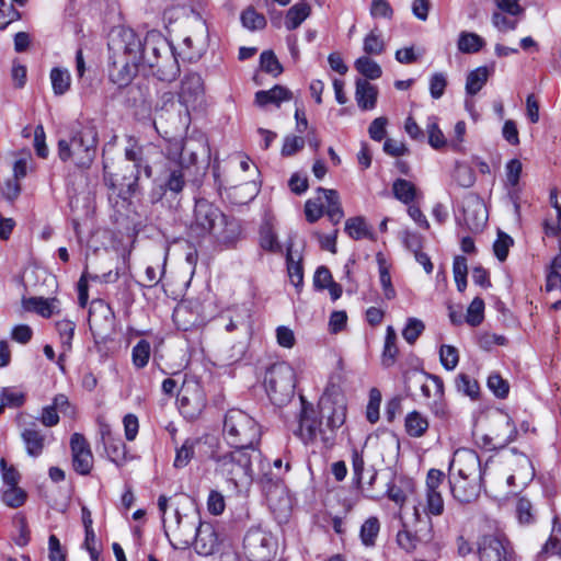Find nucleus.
<instances>
[{
  "label": "nucleus",
  "mask_w": 561,
  "mask_h": 561,
  "mask_svg": "<svg viewBox=\"0 0 561 561\" xmlns=\"http://www.w3.org/2000/svg\"><path fill=\"white\" fill-rule=\"evenodd\" d=\"M341 380V375L331 377L319 400V419L316 416L312 405L307 403L301 397L302 409L295 434L306 445L320 443L325 448L333 446L336 430L346 420V400L337 385Z\"/></svg>",
  "instance_id": "f257e3e1"
},
{
  "label": "nucleus",
  "mask_w": 561,
  "mask_h": 561,
  "mask_svg": "<svg viewBox=\"0 0 561 561\" xmlns=\"http://www.w3.org/2000/svg\"><path fill=\"white\" fill-rule=\"evenodd\" d=\"M108 44L111 56L110 79L119 88L128 85L142 65V43L134 31L119 28L113 32Z\"/></svg>",
  "instance_id": "f03ea898"
},
{
  "label": "nucleus",
  "mask_w": 561,
  "mask_h": 561,
  "mask_svg": "<svg viewBox=\"0 0 561 561\" xmlns=\"http://www.w3.org/2000/svg\"><path fill=\"white\" fill-rule=\"evenodd\" d=\"M239 233V225L229 220L216 205L205 198L196 199L187 227L190 238L198 240L209 236L218 243L231 244Z\"/></svg>",
  "instance_id": "7ed1b4c3"
},
{
  "label": "nucleus",
  "mask_w": 561,
  "mask_h": 561,
  "mask_svg": "<svg viewBox=\"0 0 561 561\" xmlns=\"http://www.w3.org/2000/svg\"><path fill=\"white\" fill-rule=\"evenodd\" d=\"M204 84L202 77L198 73H187L181 81V89L179 92L180 105L173 100L172 94H164L163 106L156 111L153 125L158 133H161L163 121H172V125L175 129L187 126L188 123V111L190 107H194L195 104L203 98Z\"/></svg>",
  "instance_id": "20e7f679"
},
{
  "label": "nucleus",
  "mask_w": 561,
  "mask_h": 561,
  "mask_svg": "<svg viewBox=\"0 0 561 561\" xmlns=\"http://www.w3.org/2000/svg\"><path fill=\"white\" fill-rule=\"evenodd\" d=\"M98 130L92 122L72 126L69 137L58 141V156L62 161H72L80 170H88L96 154Z\"/></svg>",
  "instance_id": "39448f33"
},
{
  "label": "nucleus",
  "mask_w": 561,
  "mask_h": 561,
  "mask_svg": "<svg viewBox=\"0 0 561 561\" xmlns=\"http://www.w3.org/2000/svg\"><path fill=\"white\" fill-rule=\"evenodd\" d=\"M144 70L160 81L171 82L180 73V66L173 47L161 35L151 33L145 37L142 43Z\"/></svg>",
  "instance_id": "423d86ee"
},
{
  "label": "nucleus",
  "mask_w": 561,
  "mask_h": 561,
  "mask_svg": "<svg viewBox=\"0 0 561 561\" xmlns=\"http://www.w3.org/2000/svg\"><path fill=\"white\" fill-rule=\"evenodd\" d=\"M260 456V451L232 448L231 450L213 451L210 459L215 463V472L238 489L252 482V462Z\"/></svg>",
  "instance_id": "0eeeda50"
},
{
  "label": "nucleus",
  "mask_w": 561,
  "mask_h": 561,
  "mask_svg": "<svg viewBox=\"0 0 561 561\" xmlns=\"http://www.w3.org/2000/svg\"><path fill=\"white\" fill-rule=\"evenodd\" d=\"M445 479L443 471L431 469L426 476L425 502L423 511L425 518L422 516L420 507L414 506L413 516L415 520V535L419 540L430 542L434 538L433 522L431 516H440L445 510V503L439 490Z\"/></svg>",
  "instance_id": "6e6552de"
},
{
  "label": "nucleus",
  "mask_w": 561,
  "mask_h": 561,
  "mask_svg": "<svg viewBox=\"0 0 561 561\" xmlns=\"http://www.w3.org/2000/svg\"><path fill=\"white\" fill-rule=\"evenodd\" d=\"M261 435L260 424L250 414L240 409L227 411L224 419L222 436L231 448L260 451Z\"/></svg>",
  "instance_id": "1a4fd4ad"
},
{
  "label": "nucleus",
  "mask_w": 561,
  "mask_h": 561,
  "mask_svg": "<svg viewBox=\"0 0 561 561\" xmlns=\"http://www.w3.org/2000/svg\"><path fill=\"white\" fill-rule=\"evenodd\" d=\"M172 530L175 538L183 545H190L194 542L195 550L198 554L210 556L219 547L220 540L215 526L207 522L190 520L188 516H185L184 523L179 511H175V526H168Z\"/></svg>",
  "instance_id": "9d476101"
},
{
  "label": "nucleus",
  "mask_w": 561,
  "mask_h": 561,
  "mask_svg": "<svg viewBox=\"0 0 561 561\" xmlns=\"http://www.w3.org/2000/svg\"><path fill=\"white\" fill-rule=\"evenodd\" d=\"M404 387L408 393L420 388L426 399L433 398L431 409L439 417L447 415V408L444 402V382L440 377L424 371L408 370L403 375Z\"/></svg>",
  "instance_id": "9b49d317"
},
{
  "label": "nucleus",
  "mask_w": 561,
  "mask_h": 561,
  "mask_svg": "<svg viewBox=\"0 0 561 561\" xmlns=\"http://www.w3.org/2000/svg\"><path fill=\"white\" fill-rule=\"evenodd\" d=\"M264 386L274 404L286 403L293 397L296 386L294 368L285 362L272 365L265 373Z\"/></svg>",
  "instance_id": "f8f14e48"
},
{
  "label": "nucleus",
  "mask_w": 561,
  "mask_h": 561,
  "mask_svg": "<svg viewBox=\"0 0 561 561\" xmlns=\"http://www.w3.org/2000/svg\"><path fill=\"white\" fill-rule=\"evenodd\" d=\"M276 547L273 535L260 526L250 527L243 538V551L249 561H270Z\"/></svg>",
  "instance_id": "ddd939ff"
},
{
  "label": "nucleus",
  "mask_w": 561,
  "mask_h": 561,
  "mask_svg": "<svg viewBox=\"0 0 561 561\" xmlns=\"http://www.w3.org/2000/svg\"><path fill=\"white\" fill-rule=\"evenodd\" d=\"M478 554L481 561H515L513 548L502 535L481 536L478 540Z\"/></svg>",
  "instance_id": "4468645a"
},
{
  "label": "nucleus",
  "mask_w": 561,
  "mask_h": 561,
  "mask_svg": "<svg viewBox=\"0 0 561 561\" xmlns=\"http://www.w3.org/2000/svg\"><path fill=\"white\" fill-rule=\"evenodd\" d=\"M494 3L496 11L491 18L493 26L501 33L514 31L525 13L519 0H494Z\"/></svg>",
  "instance_id": "2eb2a0df"
},
{
  "label": "nucleus",
  "mask_w": 561,
  "mask_h": 561,
  "mask_svg": "<svg viewBox=\"0 0 561 561\" xmlns=\"http://www.w3.org/2000/svg\"><path fill=\"white\" fill-rule=\"evenodd\" d=\"M449 474L482 481L483 470L478 454L467 448L457 449L449 465Z\"/></svg>",
  "instance_id": "dca6fc26"
},
{
  "label": "nucleus",
  "mask_w": 561,
  "mask_h": 561,
  "mask_svg": "<svg viewBox=\"0 0 561 561\" xmlns=\"http://www.w3.org/2000/svg\"><path fill=\"white\" fill-rule=\"evenodd\" d=\"M181 412L188 419L196 417L206 405V397L199 382L184 381L179 398Z\"/></svg>",
  "instance_id": "f3484780"
},
{
  "label": "nucleus",
  "mask_w": 561,
  "mask_h": 561,
  "mask_svg": "<svg viewBox=\"0 0 561 561\" xmlns=\"http://www.w3.org/2000/svg\"><path fill=\"white\" fill-rule=\"evenodd\" d=\"M70 448L76 472L82 476L89 474L93 467V455L88 440L82 434L75 433L70 439Z\"/></svg>",
  "instance_id": "a211bd4d"
},
{
  "label": "nucleus",
  "mask_w": 561,
  "mask_h": 561,
  "mask_svg": "<svg viewBox=\"0 0 561 561\" xmlns=\"http://www.w3.org/2000/svg\"><path fill=\"white\" fill-rule=\"evenodd\" d=\"M450 492L460 503H471L478 499L482 490V481L449 474Z\"/></svg>",
  "instance_id": "6ab92c4d"
},
{
  "label": "nucleus",
  "mask_w": 561,
  "mask_h": 561,
  "mask_svg": "<svg viewBox=\"0 0 561 561\" xmlns=\"http://www.w3.org/2000/svg\"><path fill=\"white\" fill-rule=\"evenodd\" d=\"M114 313L111 307L102 299H95L91 302L89 309L90 329L102 334L106 329H112Z\"/></svg>",
  "instance_id": "aec40b11"
},
{
  "label": "nucleus",
  "mask_w": 561,
  "mask_h": 561,
  "mask_svg": "<svg viewBox=\"0 0 561 561\" xmlns=\"http://www.w3.org/2000/svg\"><path fill=\"white\" fill-rule=\"evenodd\" d=\"M173 152H172V161L173 164L168 167V176L165 180V186L169 191L173 193H180L182 192L185 181H184V173L183 168L181 164L175 163V161L181 158L182 154V141H175L173 145Z\"/></svg>",
  "instance_id": "412c9836"
},
{
  "label": "nucleus",
  "mask_w": 561,
  "mask_h": 561,
  "mask_svg": "<svg viewBox=\"0 0 561 561\" xmlns=\"http://www.w3.org/2000/svg\"><path fill=\"white\" fill-rule=\"evenodd\" d=\"M259 247L268 253H283L276 228L271 219H264L259 228Z\"/></svg>",
  "instance_id": "4be33fe9"
},
{
  "label": "nucleus",
  "mask_w": 561,
  "mask_h": 561,
  "mask_svg": "<svg viewBox=\"0 0 561 561\" xmlns=\"http://www.w3.org/2000/svg\"><path fill=\"white\" fill-rule=\"evenodd\" d=\"M486 220V209L483 203L478 199L468 205L463 210V221L471 231H481L485 226Z\"/></svg>",
  "instance_id": "5701e85b"
},
{
  "label": "nucleus",
  "mask_w": 561,
  "mask_h": 561,
  "mask_svg": "<svg viewBox=\"0 0 561 561\" xmlns=\"http://www.w3.org/2000/svg\"><path fill=\"white\" fill-rule=\"evenodd\" d=\"M378 89L367 80L358 79L356 81L355 100L363 111L374 110L377 104Z\"/></svg>",
  "instance_id": "b1692460"
},
{
  "label": "nucleus",
  "mask_w": 561,
  "mask_h": 561,
  "mask_svg": "<svg viewBox=\"0 0 561 561\" xmlns=\"http://www.w3.org/2000/svg\"><path fill=\"white\" fill-rule=\"evenodd\" d=\"M125 157L128 161L135 163L136 169L133 182L127 184L129 188L136 184L140 168H144L145 174L148 178L151 176V167L148 165L147 161L144 159V148L133 138L128 139V146L125 148Z\"/></svg>",
  "instance_id": "393cba45"
},
{
  "label": "nucleus",
  "mask_w": 561,
  "mask_h": 561,
  "mask_svg": "<svg viewBox=\"0 0 561 561\" xmlns=\"http://www.w3.org/2000/svg\"><path fill=\"white\" fill-rule=\"evenodd\" d=\"M102 442L110 459L119 465L126 458V446L119 438H114L111 428L105 425L101 430Z\"/></svg>",
  "instance_id": "a878e982"
},
{
  "label": "nucleus",
  "mask_w": 561,
  "mask_h": 561,
  "mask_svg": "<svg viewBox=\"0 0 561 561\" xmlns=\"http://www.w3.org/2000/svg\"><path fill=\"white\" fill-rule=\"evenodd\" d=\"M293 99V93L286 87L274 85L270 90H260L255 93V104L263 107L267 104L279 106L282 102Z\"/></svg>",
  "instance_id": "bb28decb"
},
{
  "label": "nucleus",
  "mask_w": 561,
  "mask_h": 561,
  "mask_svg": "<svg viewBox=\"0 0 561 561\" xmlns=\"http://www.w3.org/2000/svg\"><path fill=\"white\" fill-rule=\"evenodd\" d=\"M56 329L58 331L62 352L58 357V365L64 370L62 362L66 357V353L71 350V341L75 334L76 324L70 320H61L56 323Z\"/></svg>",
  "instance_id": "cd10ccee"
},
{
  "label": "nucleus",
  "mask_w": 561,
  "mask_h": 561,
  "mask_svg": "<svg viewBox=\"0 0 561 561\" xmlns=\"http://www.w3.org/2000/svg\"><path fill=\"white\" fill-rule=\"evenodd\" d=\"M22 439L26 448V453L31 457H38L45 446V435L39 431L28 427L25 428L22 434Z\"/></svg>",
  "instance_id": "c85d7f7f"
},
{
  "label": "nucleus",
  "mask_w": 561,
  "mask_h": 561,
  "mask_svg": "<svg viewBox=\"0 0 561 561\" xmlns=\"http://www.w3.org/2000/svg\"><path fill=\"white\" fill-rule=\"evenodd\" d=\"M399 350L397 346V333L394 329L389 325L386 330L385 345L381 354V365L389 368L394 365Z\"/></svg>",
  "instance_id": "c756f323"
},
{
  "label": "nucleus",
  "mask_w": 561,
  "mask_h": 561,
  "mask_svg": "<svg viewBox=\"0 0 561 561\" xmlns=\"http://www.w3.org/2000/svg\"><path fill=\"white\" fill-rule=\"evenodd\" d=\"M167 260H168V250H164L160 252L156 257L153 259L154 264H150L146 268V280L148 282V286L152 287L156 286L161 277L165 273V266H167Z\"/></svg>",
  "instance_id": "7c9ffc66"
},
{
  "label": "nucleus",
  "mask_w": 561,
  "mask_h": 561,
  "mask_svg": "<svg viewBox=\"0 0 561 561\" xmlns=\"http://www.w3.org/2000/svg\"><path fill=\"white\" fill-rule=\"evenodd\" d=\"M311 8L305 2L294 4L286 14L285 26L287 30H296L310 15Z\"/></svg>",
  "instance_id": "2f4dec72"
},
{
  "label": "nucleus",
  "mask_w": 561,
  "mask_h": 561,
  "mask_svg": "<svg viewBox=\"0 0 561 561\" xmlns=\"http://www.w3.org/2000/svg\"><path fill=\"white\" fill-rule=\"evenodd\" d=\"M393 196L403 204L410 205L416 198L415 185L404 179H397L392 184Z\"/></svg>",
  "instance_id": "473e14b6"
},
{
  "label": "nucleus",
  "mask_w": 561,
  "mask_h": 561,
  "mask_svg": "<svg viewBox=\"0 0 561 561\" xmlns=\"http://www.w3.org/2000/svg\"><path fill=\"white\" fill-rule=\"evenodd\" d=\"M405 430L411 437H421L428 428L426 416L417 411H412L405 416Z\"/></svg>",
  "instance_id": "72a5a7b5"
},
{
  "label": "nucleus",
  "mask_w": 561,
  "mask_h": 561,
  "mask_svg": "<svg viewBox=\"0 0 561 561\" xmlns=\"http://www.w3.org/2000/svg\"><path fill=\"white\" fill-rule=\"evenodd\" d=\"M547 553L557 554L561 558V523L559 522L558 516H554L553 518L551 535L543 545L541 551L538 553V558H541Z\"/></svg>",
  "instance_id": "f704fd0d"
},
{
  "label": "nucleus",
  "mask_w": 561,
  "mask_h": 561,
  "mask_svg": "<svg viewBox=\"0 0 561 561\" xmlns=\"http://www.w3.org/2000/svg\"><path fill=\"white\" fill-rule=\"evenodd\" d=\"M489 78V69L486 67H478L470 71L466 80V93L476 95L486 83Z\"/></svg>",
  "instance_id": "c9c22d12"
},
{
  "label": "nucleus",
  "mask_w": 561,
  "mask_h": 561,
  "mask_svg": "<svg viewBox=\"0 0 561 561\" xmlns=\"http://www.w3.org/2000/svg\"><path fill=\"white\" fill-rule=\"evenodd\" d=\"M484 39L471 32H461L458 38V49L463 54L478 53L484 46Z\"/></svg>",
  "instance_id": "e433bc0d"
},
{
  "label": "nucleus",
  "mask_w": 561,
  "mask_h": 561,
  "mask_svg": "<svg viewBox=\"0 0 561 561\" xmlns=\"http://www.w3.org/2000/svg\"><path fill=\"white\" fill-rule=\"evenodd\" d=\"M50 81L54 93L56 95H64L70 89V72L64 68H53L50 71Z\"/></svg>",
  "instance_id": "4c0bfd02"
},
{
  "label": "nucleus",
  "mask_w": 561,
  "mask_h": 561,
  "mask_svg": "<svg viewBox=\"0 0 561 561\" xmlns=\"http://www.w3.org/2000/svg\"><path fill=\"white\" fill-rule=\"evenodd\" d=\"M345 231L354 240H359L363 238H374L363 217H354L347 219L345 222Z\"/></svg>",
  "instance_id": "58836bf2"
},
{
  "label": "nucleus",
  "mask_w": 561,
  "mask_h": 561,
  "mask_svg": "<svg viewBox=\"0 0 561 561\" xmlns=\"http://www.w3.org/2000/svg\"><path fill=\"white\" fill-rule=\"evenodd\" d=\"M293 247L294 243L291 240H289L286 244V263H287V271L290 278V282L293 285L298 287L302 283L304 278V272L302 266L299 262H296L293 256Z\"/></svg>",
  "instance_id": "ea45409f"
},
{
  "label": "nucleus",
  "mask_w": 561,
  "mask_h": 561,
  "mask_svg": "<svg viewBox=\"0 0 561 561\" xmlns=\"http://www.w3.org/2000/svg\"><path fill=\"white\" fill-rule=\"evenodd\" d=\"M28 308L36 311L43 317H50L58 311L59 301L56 298L45 299L42 297H34L28 300Z\"/></svg>",
  "instance_id": "a19ab883"
},
{
  "label": "nucleus",
  "mask_w": 561,
  "mask_h": 561,
  "mask_svg": "<svg viewBox=\"0 0 561 561\" xmlns=\"http://www.w3.org/2000/svg\"><path fill=\"white\" fill-rule=\"evenodd\" d=\"M377 262L379 265V279L383 289V295L388 300H391L396 297V290L391 283L389 268L387 266L386 260L381 254L377 255Z\"/></svg>",
  "instance_id": "79ce46f5"
},
{
  "label": "nucleus",
  "mask_w": 561,
  "mask_h": 561,
  "mask_svg": "<svg viewBox=\"0 0 561 561\" xmlns=\"http://www.w3.org/2000/svg\"><path fill=\"white\" fill-rule=\"evenodd\" d=\"M380 530V523L377 517H369L360 527L362 542L367 546H374Z\"/></svg>",
  "instance_id": "37998d69"
},
{
  "label": "nucleus",
  "mask_w": 561,
  "mask_h": 561,
  "mask_svg": "<svg viewBox=\"0 0 561 561\" xmlns=\"http://www.w3.org/2000/svg\"><path fill=\"white\" fill-rule=\"evenodd\" d=\"M240 19L242 25L250 31L262 30L266 26L265 16L261 13H257L252 7L247 8L241 13Z\"/></svg>",
  "instance_id": "c03bdc74"
},
{
  "label": "nucleus",
  "mask_w": 561,
  "mask_h": 561,
  "mask_svg": "<svg viewBox=\"0 0 561 561\" xmlns=\"http://www.w3.org/2000/svg\"><path fill=\"white\" fill-rule=\"evenodd\" d=\"M198 444V439H186L183 445L176 450L174 467L184 468L188 465L195 453V446Z\"/></svg>",
  "instance_id": "a18cd8bd"
},
{
  "label": "nucleus",
  "mask_w": 561,
  "mask_h": 561,
  "mask_svg": "<svg viewBox=\"0 0 561 561\" xmlns=\"http://www.w3.org/2000/svg\"><path fill=\"white\" fill-rule=\"evenodd\" d=\"M355 68L364 77L370 80L378 79L382 73L380 66L366 56L359 57L355 61Z\"/></svg>",
  "instance_id": "49530a36"
},
{
  "label": "nucleus",
  "mask_w": 561,
  "mask_h": 561,
  "mask_svg": "<svg viewBox=\"0 0 561 561\" xmlns=\"http://www.w3.org/2000/svg\"><path fill=\"white\" fill-rule=\"evenodd\" d=\"M150 343L147 340H140L131 352L133 364L137 368H144L150 358Z\"/></svg>",
  "instance_id": "de8ad7c7"
},
{
  "label": "nucleus",
  "mask_w": 561,
  "mask_h": 561,
  "mask_svg": "<svg viewBox=\"0 0 561 561\" xmlns=\"http://www.w3.org/2000/svg\"><path fill=\"white\" fill-rule=\"evenodd\" d=\"M2 501L9 507H20L26 501V493L21 488L16 486H8L2 492Z\"/></svg>",
  "instance_id": "09e8293b"
},
{
  "label": "nucleus",
  "mask_w": 561,
  "mask_h": 561,
  "mask_svg": "<svg viewBox=\"0 0 561 561\" xmlns=\"http://www.w3.org/2000/svg\"><path fill=\"white\" fill-rule=\"evenodd\" d=\"M364 51L368 55H380L385 50V43L377 30L370 31L364 38Z\"/></svg>",
  "instance_id": "8fccbe9b"
},
{
  "label": "nucleus",
  "mask_w": 561,
  "mask_h": 561,
  "mask_svg": "<svg viewBox=\"0 0 561 561\" xmlns=\"http://www.w3.org/2000/svg\"><path fill=\"white\" fill-rule=\"evenodd\" d=\"M260 64L262 70L274 77H277L283 72V67L272 50H265L261 54Z\"/></svg>",
  "instance_id": "3c124183"
},
{
  "label": "nucleus",
  "mask_w": 561,
  "mask_h": 561,
  "mask_svg": "<svg viewBox=\"0 0 561 561\" xmlns=\"http://www.w3.org/2000/svg\"><path fill=\"white\" fill-rule=\"evenodd\" d=\"M484 301L476 297L467 309L466 321L472 327L479 325L483 320Z\"/></svg>",
  "instance_id": "603ef678"
},
{
  "label": "nucleus",
  "mask_w": 561,
  "mask_h": 561,
  "mask_svg": "<svg viewBox=\"0 0 561 561\" xmlns=\"http://www.w3.org/2000/svg\"><path fill=\"white\" fill-rule=\"evenodd\" d=\"M454 179L461 187H471L476 182V174L472 168L467 164H457Z\"/></svg>",
  "instance_id": "864d4df0"
},
{
  "label": "nucleus",
  "mask_w": 561,
  "mask_h": 561,
  "mask_svg": "<svg viewBox=\"0 0 561 561\" xmlns=\"http://www.w3.org/2000/svg\"><path fill=\"white\" fill-rule=\"evenodd\" d=\"M424 329L425 325L421 320L416 318H410L408 319L407 325L402 331V336L409 344H413L422 334Z\"/></svg>",
  "instance_id": "5fc2aeb1"
},
{
  "label": "nucleus",
  "mask_w": 561,
  "mask_h": 561,
  "mask_svg": "<svg viewBox=\"0 0 561 561\" xmlns=\"http://www.w3.org/2000/svg\"><path fill=\"white\" fill-rule=\"evenodd\" d=\"M24 403V394L14 391L10 388H3L1 391L0 412H3L5 407L19 408Z\"/></svg>",
  "instance_id": "6e6d98bb"
},
{
  "label": "nucleus",
  "mask_w": 561,
  "mask_h": 561,
  "mask_svg": "<svg viewBox=\"0 0 561 561\" xmlns=\"http://www.w3.org/2000/svg\"><path fill=\"white\" fill-rule=\"evenodd\" d=\"M439 358L445 369L454 370L459 362L458 351L451 345H442L439 350Z\"/></svg>",
  "instance_id": "4d7b16f0"
},
{
  "label": "nucleus",
  "mask_w": 561,
  "mask_h": 561,
  "mask_svg": "<svg viewBox=\"0 0 561 561\" xmlns=\"http://www.w3.org/2000/svg\"><path fill=\"white\" fill-rule=\"evenodd\" d=\"M456 388L459 392L476 398L479 393V385L466 374H459L456 378Z\"/></svg>",
  "instance_id": "13d9d810"
},
{
  "label": "nucleus",
  "mask_w": 561,
  "mask_h": 561,
  "mask_svg": "<svg viewBox=\"0 0 561 561\" xmlns=\"http://www.w3.org/2000/svg\"><path fill=\"white\" fill-rule=\"evenodd\" d=\"M512 245L513 239L508 234L500 231L497 233V239L493 244L494 254L499 261L503 262L506 260L508 255V250Z\"/></svg>",
  "instance_id": "bf43d9fd"
},
{
  "label": "nucleus",
  "mask_w": 561,
  "mask_h": 561,
  "mask_svg": "<svg viewBox=\"0 0 561 561\" xmlns=\"http://www.w3.org/2000/svg\"><path fill=\"white\" fill-rule=\"evenodd\" d=\"M381 402L380 391L373 388L369 392V401L367 404L366 416L370 423H376L379 420V407Z\"/></svg>",
  "instance_id": "052dcab7"
},
{
  "label": "nucleus",
  "mask_w": 561,
  "mask_h": 561,
  "mask_svg": "<svg viewBox=\"0 0 561 561\" xmlns=\"http://www.w3.org/2000/svg\"><path fill=\"white\" fill-rule=\"evenodd\" d=\"M427 133H428V144L434 149H440L447 145V140L439 129L436 118H433V122L427 124Z\"/></svg>",
  "instance_id": "680f3d73"
},
{
  "label": "nucleus",
  "mask_w": 561,
  "mask_h": 561,
  "mask_svg": "<svg viewBox=\"0 0 561 561\" xmlns=\"http://www.w3.org/2000/svg\"><path fill=\"white\" fill-rule=\"evenodd\" d=\"M488 387L497 398L503 399L508 394V383L499 374H491L489 376Z\"/></svg>",
  "instance_id": "e2e57ef3"
},
{
  "label": "nucleus",
  "mask_w": 561,
  "mask_h": 561,
  "mask_svg": "<svg viewBox=\"0 0 561 561\" xmlns=\"http://www.w3.org/2000/svg\"><path fill=\"white\" fill-rule=\"evenodd\" d=\"M447 85L446 76L442 72H436L430 78V93L435 100L440 99Z\"/></svg>",
  "instance_id": "0e129e2a"
},
{
  "label": "nucleus",
  "mask_w": 561,
  "mask_h": 561,
  "mask_svg": "<svg viewBox=\"0 0 561 561\" xmlns=\"http://www.w3.org/2000/svg\"><path fill=\"white\" fill-rule=\"evenodd\" d=\"M370 14L373 18L391 19L393 10L387 0H371Z\"/></svg>",
  "instance_id": "69168bd1"
},
{
  "label": "nucleus",
  "mask_w": 561,
  "mask_h": 561,
  "mask_svg": "<svg viewBox=\"0 0 561 561\" xmlns=\"http://www.w3.org/2000/svg\"><path fill=\"white\" fill-rule=\"evenodd\" d=\"M516 513L520 523L529 524L534 520L533 505L529 500L520 497L516 504Z\"/></svg>",
  "instance_id": "338daca9"
},
{
  "label": "nucleus",
  "mask_w": 561,
  "mask_h": 561,
  "mask_svg": "<svg viewBox=\"0 0 561 561\" xmlns=\"http://www.w3.org/2000/svg\"><path fill=\"white\" fill-rule=\"evenodd\" d=\"M48 552L49 561H66V552L55 535H50L48 538Z\"/></svg>",
  "instance_id": "774afa93"
}]
</instances>
